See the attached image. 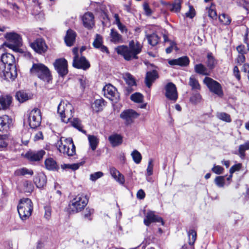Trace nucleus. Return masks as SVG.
<instances>
[{
	"label": "nucleus",
	"mask_w": 249,
	"mask_h": 249,
	"mask_svg": "<svg viewBox=\"0 0 249 249\" xmlns=\"http://www.w3.org/2000/svg\"><path fill=\"white\" fill-rule=\"evenodd\" d=\"M58 150L61 153L72 156L75 154V147L71 138L62 137L58 142Z\"/></svg>",
	"instance_id": "obj_4"
},
{
	"label": "nucleus",
	"mask_w": 249,
	"mask_h": 249,
	"mask_svg": "<svg viewBox=\"0 0 249 249\" xmlns=\"http://www.w3.org/2000/svg\"><path fill=\"white\" fill-rule=\"evenodd\" d=\"M201 99V96L200 93L198 92H195L193 93L191 96L190 97V102L194 105L199 103Z\"/></svg>",
	"instance_id": "obj_40"
},
{
	"label": "nucleus",
	"mask_w": 249,
	"mask_h": 249,
	"mask_svg": "<svg viewBox=\"0 0 249 249\" xmlns=\"http://www.w3.org/2000/svg\"><path fill=\"white\" fill-rule=\"evenodd\" d=\"M207 60L206 62V64L208 68L207 69L210 71H212L214 69L217 64V60L213 56V53L211 52H209L207 53Z\"/></svg>",
	"instance_id": "obj_21"
},
{
	"label": "nucleus",
	"mask_w": 249,
	"mask_h": 249,
	"mask_svg": "<svg viewBox=\"0 0 249 249\" xmlns=\"http://www.w3.org/2000/svg\"><path fill=\"white\" fill-rule=\"evenodd\" d=\"M88 198L84 194H78L70 202L69 210L72 213H77L81 211L87 205Z\"/></svg>",
	"instance_id": "obj_3"
},
{
	"label": "nucleus",
	"mask_w": 249,
	"mask_h": 249,
	"mask_svg": "<svg viewBox=\"0 0 249 249\" xmlns=\"http://www.w3.org/2000/svg\"><path fill=\"white\" fill-rule=\"evenodd\" d=\"M187 231L189 240V244L191 246L194 245L196 239V231L193 229H191Z\"/></svg>",
	"instance_id": "obj_36"
},
{
	"label": "nucleus",
	"mask_w": 249,
	"mask_h": 249,
	"mask_svg": "<svg viewBox=\"0 0 249 249\" xmlns=\"http://www.w3.org/2000/svg\"><path fill=\"white\" fill-rule=\"evenodd\" d=\"M233 74L234 76L237 78V79L239 81L241 79V76L240 74V71H239L238 68L237 66H235L233 68Z\"/></svg>",
	"instance_id": "obj_62"
},
{
	"label": "nucleus",
	"mask_w": 249,
	"mask_h": 249,
	"mask_svg": "<svg viewBox=\"0 0 249 249\" xmlns=\"http://www.w3.org/2000/svg\"><path fill=\"white\" fill-rule=\"evenodd\" d=\"M219 20L221 23L225 25H230L231 20L230 17L225 13H223L219 15Z\"/></svg>",
	"instance_id": "obj_43"
},
{
	"label": "nucleus",
	"mask_w": 249,
	"mask_h": 249,
	"mask_svg": "<svg viewBox=\"0 0 249 249\" xmlns=\"http://www.w3.org/2000/svg\"><path fill=\"white\" fill-rule=\"evenodd\" d=\"M137 197L139 199H143L145 196V194L144 191L142 189H140L137 193Z\"/></svg>",
	"instance_id": "obj_63"
},
{
	"label": "nucleus",
	"mask_w": 249,
	"mask_h": 249,
	"mask_svg": "<svg viewBox=\"0 0 249 249\" xmlns=\"http://www.w3.org/2000/svg\"><path fill=\"white\" fill-rule=\"evenodd\" d=\"M94 209L87 208L84 212V217L89 219V220H91L90 216L94 213Z\"/></svg>",
	"instance_id": "obj_57"
},
{
	"label": "nucleus",
	"mask_w": 249,
	"mask_h": 249,
	"mask_svg": "<svg viewBox=\"0 0 249 249\" xmlns=\"http://www.w3.org/2000/svg\"><path fill=\"white\" fill-rule=\"evenodd\" d=\"M75 37L76 33L74 31L71 29L68 30L65 37V41L67 45L72 46L75 41Z\"/></svg>",
	"instance_id": "obj_24"
},
{
	"label": "nucleus",
	"mask_w": 249,
	"mask_h": 249,
	"mask_svg": "<svg viewBox=\"0 0 249 249\" xmlns=\"http://www.w3.org/2000/svg\"><path fill=\"white\" fill-rule=\"evenodd\" d=\"M139 114L133 109H126L124 110L120 115L126 125H129L133 123L134 119L139 116Z\"/></svg>",
	"instance_id": "obj_11"
},
{
	"label": "nucleus",
	"mask_w": 249,
	"mask_h": 249,
	"mask_svg": "<svg viewBox=\"0 0 249 249\" xmlns=\"http://www.w3.org/2000/svg\"><path fill=\"white\" fill-rule=\"evenodd\" d=\"M24 191L25 192L31 193L34 190V185L31 182L25 181L23 183Z\"/></svg>",
	"instance_id": "obj_52"
},
{
	"label": "nucleus",
	"mask_w": 249,
	"mask_h": 249,
	"mask_svg": "<svg viewBox=\"0 0 249 249\" xmlns=\"http://www.w3.org/2000/svg\"><path fill=\"white\" fill-rule=\"evenodd\" d=\"M224 168L220 165H215L212 168V171L217 175H220L222 173Z\"/></svg>",
	"instance_id": "obj_59"
},
{
	"label": "nucleus",
	"mask_w": 249,
	"mask_h": 249,
	"mask_svg": "<svg viewBox=\"0 0 249 249\" xmlns=\"http://www.w3.org/2000/svg\"><path fill=\"white\" fill-rule=\"evenodd\" d=\"M88 140L92 150L94 151L99 143L98 138L95 136L89 135L88 136Z\"/></svg>",
	"instance_id": "obj_38"
},
{
	"label": "nucleus",
	"mask_w": 249,
	"mask_h": 249,
	"mask_svg": "<svg viewBox=\"0 0 249 249\" xmlns=\"http://www.w3.org/2000/svg\"><path fill=\"white\" fill-rule=\"evenodd\" d=\"M131 156L133 158V160L136 163L138 164L140 163L142 160V156L139 152L135 150L132 152Z\"/></svg>",
	"instance_id": "obj_48"
},
{
	"label": "nucleus",
	"mask_w": 249,
	"mask_h": 249,
	"mask_svg": "<svg viewBox=\"0 0 249 249\" xmlns=\"http://www.w3.org/2000/svg\"><path fill=\"white\" fill-rule=\"evenodd\" d=\"M103 175V173L100 171L95 172L90 175V179L93 181H95L98 178H101Z\"/></svg>",
	"instance_id": "obj_54"
},
{
	"label": "nucleus",
	"mask_w": 249,
	"mask_h": 249,
	"mask_svg": "<svg viewBox=\"0 0 249 249\" xmlns=\"http://www.w3.org/2000/svg\"><path fill=\"white\" fill-rule=\"evenodd\" d=\"M73 107L71 104L67 101H61L58 106L57 112L62 122L67 123L71 119Z\"/></svg>",
	"instance_id": "obj_5"
},
{
	"label": "nucleus",
	"mask_w": 249,
	"mask_h": 249,
	"mask_svg": "<svg viewBox=\"0 0 249 249\" xmlns=\"http://www.w3.org/2000/svg\"><path fill=\"white\" fill-rule=\"evenodd\" d=\"M165 96L167 99L175 103L178 99L177 87L173 83L169 82L165 86Z\"/></svg>",
	"instance_id": "obj_10"
},
{
	"label": "nucleus",
	"mask_w": 249,
	"mask_h": 249,
	"mask_svg": "<svg viewBox=\"0 0 249 249\" xmlns=\"http://www.w3.org/2000/svg\"><path fill=\"white\" fill-rule=\"evenodd\" d=\"M31 72L36 75L40 79L48 83L52 80L49 70L42 64H34L31 69Z\"/></svg>",
	"instance_id": "obj_6"
},
{
	"label": "nucleus",
	"mask_w": 249,
	"mask_h": 249,
	"mask_svg": "<svg viewBox=\"0 0 249 249\" xmlns=\"http://www.w3.org/2000/svg\"><path fill=\"white\" fill-rule=\"evenodd\" d=\"M16 98L20 103H23L31 99L32 96L24 91H19L17 92Z\"/></svg>",
	"instance_id": "obj_29"
},
{
	"label": "nucleus",
	"mask_w": 249,
	"mask_h": 249,
	"mask_svg": "<svg viewBox=\"0 0 249 249\" xmlns=\"http://www.w3.org/2000/svg\"><path fill=\"white\" fill-rule=\"evenodd\" d=\"M156 221V215L154 212L149 211L147 212L146 217L144 219V223L147 226L150 225L151 223Z\"/></svg>",
	"instance_id": "obj_33"
},
{
	"label": "nucleus",
	"mask_w": 249,
	"mask_h": 249,
	"mask_svg": "<svg viewBox=\"0 0 249 249\" xmlns=\"http://www.w3.org/2000/svg\"><path fill=\"white\" fill-rule=\"evenodd\" d=\"M12 102V97L9 95L2 96L0 97V103L2 105L3 109L9 107Z\"/></svg>",
	"instance_id": "obj_34"
},
{
	"label": "nucleus",
	"mask_w": 249,
	"mask_h": 249,
	"mask_svg": "<svg viewBox=\"0 0 249 249\" xmlns=\"http://www.w3.org/2000/svg\"><path fill=\"white\" fill-rule=\"evenodd\" d=\"M208 16L212 19H216L217 13L216 10L211 8H210L208 10Z\"/></svg>",
	"instance_id": "obj_60"
},
{
	"label": "nucleus",
	"mask_w": 249,
	"mask_h": 249,
	"mask_svg": "<svg viewBox=\"0 0 249 249\" xmlns=\"http://www.w3.org/2000/svg\"><path fill=\"white\" fill-rule=\"evenodd\" d=\"M248 150H249V141H247L244 144L240 145L238 153H235V154L239 155L241 159H244L246 157L245 151Z\"/></svg>",
	"instance_id": "obj_31"
},
{
	"label": "nucleus",
	"mask_w": 249,
	"mask_h": 249,
	"mask_svg": "<svg viewBox=\"0 0 249 249\" xmlns=\"http://www.w3.org/2000/svg\"><path fill=\"white\" fill-rule=\"evenodd\" d=\"M72 66L77 69L86 70L90 67L89 62L84 56L77 58H73Z\"/></svg>",
	"instance_id": "obj_14"
},
{
	"label": "nucleus",
	"mask_w": 249,
	"mask_h": 249,
	"mask_svg": "<svg viewBox=\"0 0 249 249\" xmlns=\"http://www.w3.org/2000/svg\"><path fill=\"white\" fill-rule=\"evenodd\" d=\"M161 30V33L163 37L164 42H169L170 44V46L168 47H167L165 50L166 53L167 54L170 53H172L173 51L174 46H175V41L170 40L168 36V32L166 30L162 29L160 27L157 25V33L158 32L159 30Z\"/></svg>",
	"instance_id": "obj_15"
},
{
	"label": "nucleus",
	"mask_w": 249,
	"mask_h": 249,
	"mask_svg": "<svg viewBox=\"0 0 249 249\" xmlns=\"http://www.w3.org/2000/svg\"><path fill=\"white\" fill-rule=\"evenodd\" d=\"M15 174L16 176H24L25 175H33V171L26 168H22L17 169L15 171Z\"/></svg>",
	"instance_id": "obj_42"
},
{
	"label": "nucleus",
	"mask_w": 249,
	"mask_h": 249,
	"mask_svg": "<svg viewBox=\"0 0 249 249\" xmlns=\"http://www.w3.org/2000/svg\"><path fill=\"white\" fill-rule=\"evenodd\" d=\"M104 95L109 99L113 100L117 95V90L112 85H106L103 88Z\"/></svg>",
	"instance_id": "obj_17"
},
{
	"label": "nucleus",
	"mask_w": 249,
	"mask_h": 249,
	"mask_svg": "<svg viewBox=\"0 0 249 249\" xmlns=\"http://www.w3.org/2000/svg\"><path fill=\"white\" fill-rule=\"evenodd\" d=\"M156 78V71H148L145 77V83L146 86L150 88Z\"/></svg>",
	"instance_id": "obj_32"
},
{
	"label": "nucleus",
	"mask_w": 249,
	"mask_h": 249,
	"mask_svg": "<svg viewBox=\"0 0 249 249\" xmlns=\"http://www.w3.org/2000/svg\"><path fill=\"white\" fill-rule=\"evenodd\" d=\"M185 15L190 18H193L196 16V11L192 5H189V10L186 13Z\"/></svg>",
	"instance_id": "obj_55"
},
{
	"label": "nucleus",
	"mask_w": 249,
	"mask_h": 249,
	"mask_svg": "<svg viewBox=\"0 0 249 249\" xmlns=\"http://www.w3.org/2000/svg\"><path fill=\"white\" fill-rule=\"evenodd\" d=\"M203 83L206 85L210 91L219 97L223 96V91L221 84L213 78L206 76L203 80Z\"/></svg>",
	"instance_id": "obj_8"
},
{
	"label": "nucleus",
	"mask_w": 249,
	"mask_h": 249,
	"mask_svg": "<svg viewBox=\"0 0 249 249\" xmlns=\"http://www.w3.org/2000/svg\"><path fill=\"white\" fill-rule=\"evenodd\" d=\"M46 168L49 170H54L57 169V165L56 161L51 158L47 159L45 161Z\"/></svg>",
	"instance_id": "obj_35"
},
{
	"label": "nucleus",
	"mask_w": 249,
	"mask_h": 249,
	"mask_svg": "<svg viewBox=\"0 0 249 249\" xmlns=\"http://www.w3.org/2000/svg\"><path fill=\"white\" fill-rule=\"evenodd\" d=\"M84 26L88 29H90L94 25V16L91 13H85L82 17Z\"/></svg>",
	"instance_id": "obj_18"
},
{
	"label": "nucleus",
	"mask_w": 249,
	"mask_h": 249,
	"mask_svg": "<svg viewBox=\"0 0 249 249\" xmlns=\"http://www.w3.org/2000/svg\"><path fill=\"white\" fill-rule=\"evenodd\" d=\"M108 140L112 146H117L122 143V137L118 134L111 135L108 138Z\"/></svg>",
	"instance_id": "obj_30"
},
{
	"label": "nucleus",
	"mask_w": 249,
	"mask_h": 249,
	"mask_svg": "<svg viewBox=\"0 0 249 249\" xmlns=\"http://www.w3.org/2000/svg\"><path fill=\"white\" fill-rule=\"evenodd\" d=\"M168 64L172 66L178 65L181 67H186L190 63V60L187 56H183L177 59H168Z\"/></svg>",
	"instance_id": "obj_16"
},
{
	"label": "nucleus",
	"mask_w": 249,
	"mask_h": 249,
	"mask_svg": "<svg viewBox=\"0 0 249 249\" xmlns=\"http://www.w3.org/2000/svg\"><path fill=\"white\" fill-rule=\"evenodd\" d=\"M214 182L218 187H223L225 185V177L222 176H217Z\"/></svg>",
	"instance_id": "obj_50"
},
{
	"label": "nucleus",
	"mask_w": 249,
	"mask_h": 249,
	"mask_svg": "<svg viewBox=\"0 0 249 249\" xmlns=\"http://www.w3.org/2000/svg\"><path fill=\"white\" fill-rule=\"evenodd\" d=\"M176 1L174 3L170 4V5H169L168 8H169L171 11L178 13L180 10L182 1L181 0H176Z\"/></svg>",
	"instance_id": "obj_39"
},
{
	"label": "nucleus",
	"mask_w": 249,
	"mask_h": 249,
	"mask_svg": "<svg viewBox=\"0 0 249 249\" xmlns=\"http://www.w3.org/2000/svg\"><path fill=\"white\" fill-rule=\"evenodd\" d=\"M30 46L36 52L39 54L44 53L47 49L45 41L41 38L36 39L31 43Z\"/></svg>",
	"instance_id": "obj_13"
},
{
	"label": "nucleus",
	"mask_w": 249,
	"mask_h": 249,
	"mask_svg": "<svg viewBox=\"0 0 249 249\" xmlns=\"http://www.w3.org/2000/svg\"><path fill=\"white\" fill-rule=\"evenodd\" d=\"M147 39L148 43L152 46L156 45V35L153 34L147 36Z\"/></svg>",
	"instance_id": "obj_56"
},
{
	"label": "nucleus",
	"mask_w": 249,
	"mask_h": 249,
	"mask_svg": "<svg viewBox=\"0 0 249 249\" xmlns=\"http://www.w3.org/2000/svg\"><path fill=\"white\" fill-rule=\"evenodd\" d=\"M245 46L244 45H240L236 48L237 51L241 54H245L247 53L245 51Z\"/></svg>",
	"instance_id": "obj_64"
},
{
	"label": "nucleus",
	"mask_w": 249,
	"mask_h": 249,
	"mask_svg": "<svg viewBox=\"0 0 249 249\" xmlns=\"http://www.w3.org/2000/svg\"><path fill=\"white\" fill-rule=\"evenodd\" d=\"M0 69L1 70L0 74L5 73V71H9L11 70L12 66L8 65H1L0 67Z\"/></svg>",
	"instance_id": "obj_61"
},
{
	"label": "nucleus",
	"mask_w": 249,
	"mask_h": 249,
	"mask_svg": "<svg viewBox=\"0 0 249 249\" xmlns=\"http://www.w3.org/2000/svg\"><path fill=\"white\" fill-rule=\"evenodd\" d=\"M104 106V101L103 99H97L92 105L93 109L96 112H98L103 109V107Z\"/></svg>",
	"instance_id": "obj_37"
},
{
	"label": "nucleus",
	"mask_w": 249,
	"mask_h": 249,
	"mask_svg": "<svg viewBox=\"0 0 249 249\" xmlns=\"http://www.w3.org/2000/svg\"><path fill=\"white\" fill-rule=\"evenodd\" d=\"M124 78L126 83L128 84V86H133L135 85L136 82L135 81V79H134L132 75H131L130 73H125L124 76Z\"/></svg>",
	"instance_id": "obj_45"
},
{
	"label": "nucleus",
	"mask_w": 249,
	"mask_h": 249,
	"mask_svg": "<svg viewBox=\"0 0 249 249\" xmlns=\"http://www.w3.org/2000/svg\"><path fill=\"white\" fill-rule=\"evenodd\" d=\"M8 145V139L6 136H0V151L5 148Z\"/></svg>",
	"instance_id": "obj_53"
},
{
	"label": "nucleus",
	"mask_w": 249,
	"mask_h": 249,
	"mask_svg": "<svg viewBox=\"0 0 249 249\" xmlns=\"http://www.w3.org/2000/svg\"><path fill=\"white\" fill-rule=\"evenodd\" d=\"M241 167L242 164L240 163L233 165L230 169V174H233L235 172L239 171Z\"/></svg>",
	"instance_id": "obj_58"
},
{
	"label": "nucleus",
	"mask_w": 249,
	"mask_h": 249,
	"mask_svg": "<svg viewBox=\"0 0 249 249\" xmlns=\"http://www.w3.org/2000/svg\"><path fill=\"white\" fill-rule=\"evenodd\" d=\"M5 38L9 43H4V45L16 52H19V47L22 44V39L19 35L15 32L7 33L4 35Z\"/></svg>",
	"instance_id": "obj_7"
},
{
	"label": "nucleus",
	"mask_w": 249,
	"mask_h": 249,
	"mask_svg": "<svg viewBox=\"0 0 249 249\" xmlns=\"http://www.w3.org/2000/svg\"><path fill=\"white\" fill-rule=\"evenodd\" d=\"M216 117L218 119L227 123L231 121L230 115L226 112H217Z\"/></svg>",
	"instance_id": "obj_41"
},
{
	"label": "nucleus",
	"mask_w": 249,
	"mask_h": 249,
	"mask_svg": "<svg viewBox=\"0 0 249 249\" xmlns=\"http://www.w3.org/2000/svg\"><path fill=\"white\" fill-rule=\"evenodd\" d=\"M53 65L55 70L60 76H64L68 73V63L67 60L64 58L56 60Z\"/></svg>",
	"instance_id": "obj_12"
},
{
	"label": "nucleus",
	"mask_w": 249,
	"mask_h": 249,
	"mask_svg": "<svg viewBox=\"0 0 249 249\" xmlns=\"http://www.w3.org/2000/svg\"><path fill=\"white\" fill-rule=\"evenodd\" d=\"M42 118L40 110L36 108L32 109L28 116V123L31 128H36L41 124Z\"/></svg>",
	"instance_id": "obj_9"
},
{
	"label": "nucleus",
	"mask_w": 249,
	"mask_h": 249,
	"mask_svg": "<svg viewBox=\"0 0 249 249\" xmlns=\"http://www.w3.org/2000/svg\"><path fill=\"white\" fill-rule=\"evenodd\" d=\"M71 124L74 127L76 128L78 130L83 132L84 133H86V131L82 129V125L81 122L77 118H73L72 121H71Z\"/></svg>",
	"instance_id": "obj_46"
},
{
	"label": "nucleus",
	"mask_w": 249,
	"mask_h": 249,
	"mask_svg": "<svg viewBox=\"0 0 249 249\" xmlns=\"http://www.w3.org/2000/svg\"><path fill=\"white\" fill-rule=\"evenodd\" d=\"M189 85L192 89H199L200 88V85L197 80L193 77H190L189 79Z\"/></svg>",
	"instance_id": "obj_49"
},
{
	"label": "nucleus",
	"mask_w": 249,
	"mask_h": 249,
	"mask_svg": "<svg viewBox=\"0 0 249 249\" xmlns=\"http://www.w3.org/2000/svg\"><path fill=\"white\" fill-rule=\"evenodd\" d=\"M81 165V163H73V164H62L61 167L63 169H71L73 171L77 170L80 166Z\"/></svg>",
	"instance_id": "obj_47"
},
{
	"label": "nucleus",
	"mask_w": 249,
	"mask_h": 249,
	"mask_svg": "<svg viewBox=\"0 0 249 249\" xmlns=\"http://www.w3.org/2000/svg\"><path fill=\"white\" fill-rule=\"evenodd\" d=\"M196 73L201 75H209L207 68L202 63L196 64L194 66Z\"/></svg>",
	"instance_id": "obj_25"
},
{
	"label": "nucleus",
	"mask_w": 249,
	"mask_h": 249,
	"mask_svg": "<svg viewBox=\"0 0 249 249\" xmlns=\"http://www.w3.org/2000/svg\"><path fill=\"white\" fill-rule=\"evenodd\" d=\"M110 36V41L115 44L123 42V38L122 36L114 29H112L111 30Z\"/></svg>",
	"instance_id": "obj_26"
},
{
	"label": "nucleus",
	"mask_w": 249,
	"mask_h": 249,
	"mask_svg": "<svg viewBox=\"0 0 249 249\" xmlns=\"http://www.w3.org/2000/svg\"><path fill=\"white\" fill-rule=\"evenodd\" d=\"M45 152L44 150L30 151L26 154V157L31 161H38L43 158Z\"/></svg>",
	"instance_id": "obj_19"
},
{
	"label": "nucleus",
	"mask_w": 249,
	"mask_h": 249,
	"mask_svg": "<svg viewBox=\"0 0 249 249\" xmlns=\"http://www.w3.org/2000/svg\"><path fill=\"white\" fill-rule=\"evenodd\" d=\"M110 173L112 177L118 182L123 184L124 182V176L121 174L118 170L114 167H111L110 169Z\"/></svg>",
	"instance_id": "obj_22"
},
{
	"label": "nucleus",
	"mask_w": 249,
	"mask_h": 249,
	"mask_svg": "<svg viewBox=\"0 0 249 249\" xmlns=\"http://www.w3.org/2000/svg\"><path fill=\"white\" fill-rule=\"evenodd\" d=\"M33 209V205L31 199L23 198L20 199L18 206V211L20 218L22 220L27 219L31 215Z\"/></svg>",
	"instance_id": "obj_2"
},
{
	"label": "nucleus",
	"mask_w": 249,
	"mask_h": 249,
	"mask_svg": "<svg viewBox=\"0 0 249 249\" xmlns=\"http://www.w3.org/2000/svg\"><path fill=\"white\" fill-rule=\"evenodd\" d=\"M34 182L37 187L42 188L46 183V178L45 176L43 174H39L36 176L34 179Z\"/></svg>",
	"instance_id": "obj_28"
},
{
	"label": "nucleus",
	"mask_w": 249,
	"mask_h": 249,
	"mask_svg": "<svg viewBox=\"0 0 249 249\" xmlns=\"http://www.w3.org/2000/svg\"><path fill=\"white\" fill-rule=\"evenodd\" d=\"M142 49V45L138 41H131L128 46L121 45L115 48V51L119 54L122 55L124 59L129 61L133 59H138Z\"/></svg>",
	"instance_id": "obj_1"
},
{
	"label": "nucleus",
	"mask_w": 249,
	"mask_h": 249,
	"mask_svg": "<svg viewBox=\"0 0 249 249\" xmlns=\"http://www.w3.org/2000/svg\"><path fill=\"white\" fill-rule=\"evenodd\" d=\"M103 45V38L99 34H96L95 39L93 42V46L98 48Z\"/></svg>",
	"instance_id": "obj_51"
},
{
	"label": "nucleus",
	"mask_w": 249,
	"mask_h": 249,
	"mask_svg": "<svg viewBox=\"0 0 249 249\" xmlns=\"http://www.w3.org/2000/svg\"><path fill=\"white\" fill-rule=\"evenodd\" d=\"M130 99L135 103H141L143 102V96L139 92H136L131 95Z\"/></svg>",
	"instance_id": "obj_44"
},
{
	"label": "nucleus",
	"mask_w": 249,
	"mask_h": 249,
	"mask_svg": "<svg viewBox=\"0 0 249 249\" xmlns=\"http://www.w3.org/2000/svg\"><path fill=\"white\" fill-rule=\"evenodd\" d=\"M1 76L7 80H14L17 76V71L16 66H12L11 70L9 71H5V73H1Z\"/></svg>",
	"instance_id": "obj_23"
},
{
	"label": "nucleus",
	"mask_w": 249,
	"mask_h": 249,
	"mask_svg": "<svg viewBox=\"0 0 249 249\" xmlns=\"http://www.w3.org/2000/svg\"><path fill=\"white\" fill-rule=\"evenodd\" d=\"M10 122V119L8 116L3 115L0 117V131L7 130Z\"/></svg>",
	"instance_id": "obj_27"
},
{
	"label": "nucleus",
	"mask_w": 249,
	"mask_h": 249,
	"mask_svg": "<svg viewBox=\"0 0 249 249\" xmlns=\"http://www.w3.org/2000/svg\"><path fill=\"white\" fill-rule=\"evenodd\" d=\"M2 65L15 66V57L13 55L9 53H5L1 56Z\"/></svg>",
	"instance_id": "obj_20"
}]
</instances>
